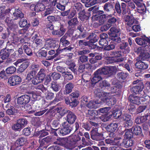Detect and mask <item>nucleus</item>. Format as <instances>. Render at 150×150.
<instances>
[{
    "label": "nucleus",
    "instance_id": "obj_1",
    "mask_svg": "<svg viewBox=\"0 0 150 150\" xmlns=\"http://www.w3.org/2000/svg\"><path fill=\"white\" fill-rule=\"evenodd\" d=\"M79 95V91L78 90L73 92L70 95L71 96L70 99L69 98H65V104L69 105L71 108H74L79 104L78 98Z\"/></svg>",
    "mask_w": 150,
    "mask_h": 150
},
{
    "label": "nucleus",
    "instance_id": "obj_2",
    "mask_svg": "<svg viewBox=\"0 0 150 150\" xmlns=\"http://www.w3.org/2000/svg\"><path fill=\"white\" fill-rule=\"evenodd\" d=\"M13 51V49H6L5 47L1 50L0 57L3 60L7 59V63H11L13 62L11 56Z\"/></svg>",
    "mask_w": 150,
    "mask_h": 150
},
{
    "label": "nucleus",
    "instance_id": "obj_3",
    "mask_svg": "<svg viewBox=\"0 0 150 150\" xmlns=\"http://www.w3.org/2000/svg\"><path fill=\"white\" fill-rule=\"evenodd\" d=\"M45 43L43 48L47 50L50 49H55L59 47L58 43L54 39L52 38H46L45 39Z\"/></svg>",
    "mask_w": 150,
    "mask_h": 150
},
{
    "label": "nucleus",
    "instance_id": "obj_4",
    "mask_svg": "<svg viewBox=\"0 0 150 150\" xmlns=\"http://www.w3.org/2000/svg\"><path fill=\"white\" fill-rule=\"evenodd\" d=\"M139 95V96H137L132 95H130L129 97V100L130 103L137 105L140 104L142 102H144L146 100L145 97L146 96L142 95Z\"/></svg>",
    "mask_w": 150,
    "mask_h": 150
},
{
    "label": "nucleus",
    "instance_id": "obj_5",
    "mask_svg": "<svg viewBox=\"0 0 150 150\" xmlns=\"http://www.w3.org/2000/svg\"><path fill=\"white\" fill-rule=\"evenodd\" d=\"M73 130L72 127L71 125L64 122L62 124V127L59 130L60 134L62 136H64L70 134Z\"/></svg>",
    "mask_w": 150,
    "mask_h": 150
},
{
    "label": "nucleus",
    "instance_id": "obj_6",
    "mask_svg": "<svg viewBox=\"0 0 150 150\" xmlns=\"http://www.w3.org/2000/svg\"><path fill=\"white\" fill-rule=\"evenodd\" d=\"M120 29L115 27H112L110 29L108 34L111 37L110 39L116 42L119 43L121 42V39L120 37L117 36L116 33H120Z\"/></svg>",
    "mask_w": 150,
    "mask_h": 150
},
{
    "label": "nucleus",
    "instance_id": "obj_7",
    "mask_svg": "<svg viewBox=\"0 0 150 150\" xmlns=\"http://www.w3.org/2000/svg\"><path fill=\"white\" fill-rule=\"evenodd\" d=\"M73 34L68 31L60 39V45L63 47H66L70 44Z\"/></svg>",
    "mask_w": 150,
    "mask_h": 150
},
{
    "label": "nucleus",
    "instance_id": "obj_8",
    "mask_svg": "<svg viewBox=\"0 0 150 150\" xmlns=\"http://www.w3.org/2000/svg\"><path fill=\"white\" fill-rule=\"evenodd\" d=\"M124 53H122L120 51H117L115 52H112V55L114 56L112 57H110L109 58V60H112L113 62H110V63H112L113 62H122L126 59V58L125 57L122 58H120V57L123 56Z\"/></svg>",
    "mask_w": 150,
    "mask_h": 150
},
{
    "label": "nucleus",
    "instance_id": "obj_9",
    "mask_svg": "<svg viewBox=\"0 0 150 150\" xmlns=\"http://www.w3.org/2000/svg\"><path fill=\"white\" fill-rule=\"evenodd\" d=\"M22 79L20 76L14 75L8 78V83L11 86H16L19 85Z\"/></svg>",
    "mask_w": 150,
    "mask_h": 150
},
{
    "label": "nucleus",
    "instance_id": "obj_10",
    "mask_svg": "<svg viewBox=\"0 0 150 150\" xmlns=\"http://www.w3.org/2000/svg\"><path fill=\"white\" fill-rule=\"evenodd\" d=\"M79 22L77 17L70 19L67 22L68 31L69 32L73 34L75 30L76 26L78 24Z\"/></svg>",
    "mask_w": 150,
    "mask_h": 150
},
{
    "label": "nucleus",
    "instance_id": "obj_11",
    "mask_svg": "<svg viewBox=\"0 0 150 150\" xmlns=\"http://www.w3.org/2000/svg\"><path fill=\"white\" fill-rule=\"evenodd\" d=\"M117 71V68L115 66H108L105 67L101 69L98 70L96 72H95V74H98L102 72L104 74H107L116 72Z\"/></svg>",
    "mask_w": 150,
    "mask_h": 150
},
{
    "label": "nucleus",
    "instance_id": "obj_12",
    "mask_svg": "<svg viewBox=\"0 0 150 150\" xmlns=\"http://www.w3.org/2000/svg\"><path fill=\"white\" fill-rule=\"evenodd\" d=\"M31 97L28 95H23L17 98V103L19 105H26L30 101Z\"/></svg>",
    "mask_w": 150,
    "mask_h": 150
},
{
    "label": "nucleus",
    "instance_id": "obj_13",
    "mask_svg": "<svg viewBox=\"0 0 150 150\" xmlns=\"http://www.w3.org/2000/svg\"><path fill=\"white\" fill-rule=\"evenodd\" d=\"M45 70L43 69H41L36 76V85L42 82L45 77Z\"/></svg>",
    "mask_w": 150,
    "mask_h": 150
},
{
    "label": "nucleus",
    "instance_id": "obj_14",
    "mask_svg": "<svg viewBox=\"0 0 150 150\" xmlns=\"http://www.w3.org/2000/svg\"><path fill=\"white\" fill-rule=\"evenodd\" d=\"M52 140V138L49 136L43 138L41 140H39V142L40 145L39 147L42 148L43 149H46L50 144Z\"/></svg>",
    "mask_w": 150,
    "mask_h": 150
},
{
    "label": "nucleus",
    "instance_id": "obj_15",
    "mask_svg": "<svg viewBox=\"0 0 150 150\" xmlns=\"http://www.w3.org/2000/svg\"><path fill=\"white\" fill-rule=\"evenodd\" d=\"M66 116V122L70 125L73 124L77 119V117L75 113L70 110Z\"/></svg>",
    "mask_w": 150,
    "mask_h": 150
},
{
    "label": "nucleus",
    "instance_id": "obj_16",
    "mask_svg": "<svg viewBox=\"0 0 150 150\" xmlns=\"http://www.w3.org/2000/svg\"><path fill=\"white\" fill-rule=\"evenodd\" d=\"M104 101L109 105H113L116 102V100L113 96L109 95V94L105 93Z\"/></svg>",
    "mask_w": 150,
    "mask_h": 150
},
{
    "label": "nucleus",
    "instance_id": "obj_17",
    "mask_svg": "<svg viewBox=\"0 0 150 150\" xmlns=\"http://www.w3.org/2000/svg\"><path fill=\"white\" fill-rule=\"evenodd\" d=\"M125 21L126 24L129 26H131L133 24H137L138 22L135 19L132 14L130 16H126L125 18Z\"/></svg>",
    "mask_w": 150,
    "mask_h": 150
},
{
    "label": "nucleus",
    "instance_id": "obj_18",
    "mask_svg": "<svg viewBox=\"0 0 150 150\" xmlns=\"http://www.w3.org/2000/svg\"><path fill=\"white\" fill-rule=\"evenodd\" d=\"M91 16V13L85 12L84 10L80 11L79 13L78 18L82 21L88 20Z\"/></svg>",
    "mask_w": 150,
    "mask_h": 150
},
{
    "label": "nucleus",
    "instance_id": "obj_19",
    "mask_svg": "<svg viewBox=\"0 0 150 150\" xmlns=\"http://www.w3.org/2000/svg\"><path fill=\"white\" fill-rule=\"evenodd\" d=\"M13 14L14 17L13 19V20H16L19 19H22L24 17V14L19 8H16Z\"/></svg>",
    "mask_w": 150,
    "mask_h": 150
},
{
    "label": "nucleus",
    "instance_id": "obj_20",
    "mask_svg": "<svg viewBox=\"0 0 150 150\" xmlns=\"http://www.w3.org/2000/svg\"><path fill=\"white\" fill-rule=\"evenodd\" d=\"M23 53V50L21 47L19 48L17 50L14 52V51L11 56L12 58L13 59V62L15 60L16 57H21L23 56L22 54Z\"/></svg>",
    "mask_w": 150,
    "mask_h": 150
},
{
    "label": "nucleus",
    "instance_id": "obj_21",
    "mask_svg": "<svg viewBox=\"0 0 150 150\" xmlns=\"http://www.w3.org/2000/svg\"><path fill=\"white\" fill-rule=\"evenodd\" d=\"M101 79L100 76L96 77L94 76V84L98 82L100 83V86L102 88L103 87L108 86L110 85L108 82L105 80L100 81Z\"/></svg>",
    "mask_w": 150,
    "mask_h": 150
},
{
    "label": "nucleus",
    "instance_id": "obj_22",
    "mask_svg": "<svg viewBox=\"0 0 150 150\" xmlns=\"http://www.w3.org/2000/svg\"><path fill=\"white\" fill-rule=\"evenodd\" d=\"M123 120L124 121L125 126L127 127L131 126L132 125L133 122L131 119V116L128 115H125L122 117Z\"/></svg>",
    "mask_w": 150,
    "mask_h": 150
},
{
    "label": "nucleus",
    "instance_id": "obj_23",
    "mask_svg": "<svg viewBox=\"0 0 150 150\" xmlns=\"http://www.w3.org/2000/svg\"><path fill=\"white\" fill-rule=\"evenodd\" d=\"M136 43L139 45H146L147 42L149 41V39L145 36L142 38H137L135 40Z\"/></svg>",
    "mask_w": 150,
    "mask_h": 150
},
{
    "label": "nucleus",
    "instance_id": "obj_24",
    "mask_svg": "<svg viewBox=\"0 0 150 150\" xmlns=\"http://www.w3.org/2000/svg\"><path fill=\"white\" fill-rule=\"evenodd\" d=\"M27 139L24 137H21L18 138L16 141L15 144L17 145V147H19L23 146L27 142Z\"/></svg>",
    "mask_w": 150,
    "mask_h": 150
},
{
    "label": "nucleus",
    "instance_id": "obj_25",
    "mask_svg": "<svg viewBox=\"0 0 150 150\" xmlns=\"http://www.w3.org/2000/svg\"><path fill=\"white\" fill-rule=\"evenodd\" d=\"M143 87L139 86H134L131 89V90L133 93L139 94V95L140 94L142 95L144 94V92L142 91Z\"/></svg>",
    "mask_w": 150,
    "mask_h": 150
},
{
    "label": "nucleus",
    "instance_id": "obj_26",
    "mask_svg": "<svg viewBox=\"0 0 150 150\" xmlns=\"http://www.w3.org/2000/svg\"><path fill=\"white\" fill-rule=\"evenodd\" d=\"M55 110L62 117L63 116L66 114H67L70 110L61 106L56 108Z\"/></svg>",
    "mask_w": 150,
    "mask_h": 150
},
{
    "label": "nucleus",
    "instance_id": "obj_27",
    "mask_svg": "<svg viewBox=\"0 0 150 150\" xmlns=\"http://www.w3.org/2000/svg\"><path fill=\"white\" fill-rule=\"evenodd\" d=\"M105 18L103 15H100L97 16L94 15V24H98V25H100L103 24L105 21Z\"/></svg>",
    "mask_w": 150,
    "mask_h": 150
},
{
    "label": "nucleus",
    "instance_id": "obj_28",
    "mask_svg": "<svg viewBox=\"0 0 150 150\" xmlns=\"http://www.w3.org/2000/svg\"><path fill=\"white\" fill-rule=\"evenodd\" d=\"M100 125L98 124L94 123V127H97V128H94V140L98 141L101 139L102 137V135L100 133L98 132V127L100 126Z\"/></svg>",
    "mask_w": 150,
    "mask_h": 150
},
{
    "label": "nucleus",
    "instance_id": "obj_29",
    "mask_svg": "<svg viewBox=\"0 0 150 150\" xmlns=\"http://www.w3.org/2000/svg\"><path fill=\"white\" fill-rule=\"evenodd\" d=\"M42 47L40 50L37 52V56L40 59H44L46 58L47 55V52L46 49L43 50Z\"/></svg>",
    "mask_w": 150,
    "mask_h": 150
},
{
    "label": "nucleus",
    "instance_id": "obj_30",
    "mask_svg": "<svg viewBox=\"0 0 150 150\" xmlns=\"http://www.w3.org/2000/svg\"><path fill=\"white\" fill-rule=\"evenodd\" d=\"M59 47H58L56 50V53H55V50H51L48 51V54L50 55H52L54 54V55L52 56L50 58H49L47 59L51 60L53 59L56 57H57L61 52H62V50H59Z\"/></svg>",
    "mask_w": 150,
    "mask_h": 150
},
{
    "label": "nucleus",
    "instance_id": "obj_31",
    "mask_svg": "<svg viewBox=\"0 0 150 150\" xmlns=\"http://www.w3.org/2000/svg\"><path fill=\"white\" fill-rule=\"evenodd\" d=\"M74 87V84L71 83H69L66 84L65 86V90L64 91V94H68L70 93L72 91Z\"/></svg>",
    "mask_w": 150,
    "mask_h": 150
},
{
    "label": "nucleus",
    "instance_id": "obj_32",
    "mask_svg": "<svg viewBox=\"0 0 150 150\" xmlns=\"http://www.w3.org/2000/svg\"><path fill=\"white\" fill-rule=\"evenodd\" d=\"M68 139L75 144L81 139V137L79 134H72L69 136Z\"/></svg>",
    "mask_w": 150,
    "mask_h": 150
},
{
    "label": "nucleus",
    "instance_id": "obj_33",
    "mask_svg": "<svg viewBox=\"0 0 150 150\" xmlns=\"http://www.w3.org/2000/svg\"><path fill=\"white\" fill-rule=\"evenodd\" d=\"M135 65L138 68L142 69H147L148 67V65L147 64L140 61L137 62Z\"/></svg>",
    "mask_w": 150,
    "mask_h": 150
},
{
    "label": "nucleus",
    "instance_id": "obj_34",
    "mask_svg": "<svg viewBox=\"0 0 150 150\" xmlns=\"http://www.w3.org/2000/svg\"><path fill=\"white\" fill-rule=\"evenodd\" d=\"M30 64L28 61H26L23 62L19 66L18 69V71L22 73L29 66Z\"/></svg>",
    "mask_w": 150,
    "mask_h": 150
},
{
    "label": "nucleus",
    "instance_id": "obj_35",
    "mask_svg": "<svg viewBox=\"0 0 150 150\" xmlns=\"http://www.w3.org/2000/svg\"><path fill=\"white\" fill-rule=\"evenodd\" d=\"M19 25L20 27H25L26 29H28L30 25V23L28 24L27 21L26 20L21 19L19 23Z\"/></svg>",
    "mask_w": 150,
    "mask_h": 150
},
{
    "label": "nucleus",
    "instance_id": "obj_36",
    "mask_svg": "<svg viewBox=\"0 0 150 150\" xmlns=\"http://www.w3.org/2000/svg\"><path fill=\"white\" fill-rule=\"evenodd\" d=\"M92 126H94V122L89 121L86 123H83L82 127L86 130L89 131L91 129Z\"/></svg>",
    "mask_w": 150,
    "mask_h": 150
},
{
    "label": "nucleus",
    "instance_id": "obj_37",
    "mask_svg": "<svg viewBox=\"0 0 150 150\" xmlns=\"http://www.w3.org/2000/svg\"><path fill=\"white\" fill-rule=\"evenodd\" d=\"M139 57L140 59L142 60H145L150 58V50L142 52L140 54Z\"/></svg>",
    "mask_w": 150,
    "mask_h": 150
},
{
    "label": "nucleus",
    "instance_id": "obj_38",
    "mask_svg": "<svg viewBox=\"0 0 150 150\" xmlns=\"http://www.w3.org/2000/svg\"><path fill=\"white\" fill-rule=\"evenodd\" d=\"M26 80L28 82H31L32 84L34 85H36V76L34 77L28 73L27 74Z\"/></svg>",
    "mask_w": 150,
    "mask_h": 150
},
{
    "label": "nucleus",
    "instance_id": "obj_39",
    "mask_svg": "<svg viewBox=\"0 0 150 150\" xmlns=\"http://www.w3.org/2000/svg\"><path fill=\"white\" fill-rule=\"evenodd\" d=\"M117 124L116 123H112L107 127V130L111 132H114L117 129Z\"/></svg>",
    "mask_w": 150,
    "mask_h": 150
},
{
    "label": "nucleus",
    "instance_id": "obj_40",
    "mask_svg": "<svg viewBox=\"0 0 150 150\" xmlns=\"http://www.w3.org/2000/svg\"><path fill=\"white\" fill-rule=\"evenodd\" d=\"M94 33H91L90 35L86 38L87 40H89L88 42H89V44L90 46V47L91 49H94Z\"/></svg>",
    "mask_w": 150,
    "mask_h": 150
},
{
    "label": "nucleus",
    "instance_id": "obj_41",
    "mask_svg": "<svg viewBox=\"0 0 150 150\" xmlns=\"http://www.w3.org/2000/svg\"><path fill=\"white\" fill-rule=\"evenodd\" d=\"M137 6H138L137 11L139 13L142 14H144L146 13V8L144 4L142 3Z\"/></svg>",
    "mask_w": 150,
    "mask_h": 150
},
{
    "label": "nucleus",
    "instance_id": "obj_42",
    "mask_svg": "<svg viewBox=\"0 0 150 150\" xmlns=\"http://www.w3.org/2000/svg\"><path fill=\"white\" fill-rule=\"evenodd\" d=\"M133 143V141L132 139H125L123 142V146L126 148L131 146L132 145Z\"/></svg>",
    "mask_w": 150,
    "mask_h": 150
},
{
    "label": "nucleus",
    "instance_id": "obj_43",
    "mask_svg": "<svg viewBox=\"0 0 150 150\" xmlns=\"http://www.w3.org/2000/svg\"><path fill=\"white\" fill-rule=\"evenodd\" d=\"M110 42V44L104 47V49L105 50H112L115 48L116 45V42L114 41H112V40Z\"/></svg>",
    "mask_w": 150,
    "mask_h": 150
},
{
    "label": "nucleus",
    "instance_id": "obj_44",
    "mask_svg": "<svg viewBox=\"0 0 150 150\" xmlns=\"http://www.w3.org/2000/svg\"><path fill=\"white\" fill-rule=\"evenodd\" d=\"M4 8L1 6L0 7V23H3L4 19L6 17V13H4Z\"/></svg>",
    "mask_w": 150,
    "mask_h": 150
},
{
    "label": "nucleus",
    "instance_id": "obj_45",
    "mask_svg": "<svg viewBox=\"0 0 150 150\" xmlns=\"http://www.w3.org/2000/svg\"><path fill=\"white\" fill-rule=\"evenodd\" d=\"M127 43L125 42H123L120 46V49L122 50V52L124 53H128L129 51V49L127 47Z\"/></svg>",
    "mask_w": 150,
    "mask_h": 150
},
{
    "label": "nucleus",
    "instance_id": "obj_46",
    "mask_svg": "<svg viewBox=\"0 0 150 150\" xmlns=\"http://www.w3.org/2000/svg\"><path fill=\"white\" fill-rule=\"evenodd\" d=\"M105 11L106 12L111 11L113 8V6L111 2H109L105 4L103 7Z\"/></svg>",
    "mask_w": 150,
    "mask_h": 150
},
{
    "label": "nucleus",
    "instance_id": "obj_47",
    "mask_svg": "<svg viewBox=\"0 0 150 150\" xmlns=\"http://www.w3.org/2000/svg\"><path fill=\"white\" fill-rule=\"evenodd\" d=\"M23 49L25 53L28 56H31L33 55L32 49L28 46L25 45L23 46Z\"/></svg>",
    "mask_w": 150,
    "mask_h": 150
},
{
    "label": "nucleus",
    "instance_id": "obj_48",
    "mask_svg": "<svg viewBox=\"0 0 150 150\" xmlns=\"http://www.w3.org/2000/svg\"><path fill=\"white\" fill-rule=\"evenodd\" d=\"M11 128L15 132L20 131L23 129L20 124L17 121L16 123L12 125Z\"/></svg>",
    "mask_w": 150,
    "mask_h": 150
},
{
    "label": "nucleus",
    "instance_id": "obj_49",
    "mask_svg": "<svg viewBox=\"0 0 150 150\" xmlns=\"http://www.w3.org/2000/svg\"><path fill=\"white\" fill-rule=\"evenodd\" d=\"M50 88L52 89L53 91L56 92L58 91L60 89L59 84L54 81L51 83Z\"/></svg>",
    "mask_w": 150,
    "mask_h": 150
},
{
    "label": "nucleus",
    "instance_id": "obj_50",
    "mask_svg": "<svg viewBox=\"0 0 150 150\" xmlns=\"http://www.w3.org/2000/svg\"><path fill=\"white\" fill-rule=\"evenodd\" d=\"M75 144L73 142H71L68 138L67 139L64 147L67 149H71L74 147Z\"/></svg>",
    "mask_w": 150,
    "mask_h": 150
},
{
    "label": "nucleus",
    "instance_id": "obj_51",
    "mask_svg": "<svg viewBox=\"0 0 150 150\" xmlns=\"http://www.w3.org/2000/svg\"><path fill=\"white\" fill-rule=\"evenodd\" d=\"M64 79L67 81L71 80L73 78V76L72 73L70 71H66L64 74Z\"/></svg>",
    "mask_w": 150,
    "mask_h": 150
},
{
    "label": "nucleus",
    "instance_id": "obj_52",
    "mask_svg": "<svg viewBox=\"0 0 150 150\" xmlns=\"http://www.w3.org/2000/svg\"><path fill=\"white\" fill-rule=\"evenodd\" d=\"M17 121L20 124L23 128L27 125L28 122V121L25 118L19 119L17 120Z\"/></svg>",
    "mask_w": 150,
    "mask_h": 150
},
{
    "label": "nucleus",
    "instance_id": "obj_53",
    "mask_svg": "<svg viewBox=\"0 0 150 150\" xmlns=\"http://www.w3.org/2000/svg\"><path fill=\"white\" fill-rule=\"evenodd\" d=\"M51 111L52 110L51 109L48 110V109H47L44 110L35 112V116H40L43 115L46 112H47L45 114V115H47L48 114L49 112H51Z\"/></svg>",
    "mask_w": 150,
    "mask_h": 150
},
{
    "label": "nucleus",
    "instance_id": "obj_54",
    "mask_svg": "<svg viewBox=\"0 0 150 150\" xmlns=\"http://www.w3.org/2000/svg\"><path fill=\"white\" fill-rule=\"evenodd\" d=\"M16 71V68L13 66H10L7 67L5 70L6 72L8 74H13Z\"/></svg>",
    "mask_w": 150,
    "mask_h": 150
},
{
    "label": "nucleus",
    "instance_id": "obj_55",
    "mask_svg": "<svg viewBox=\"0 0 150 150\" xmlns=\"http://www.w3.org/2000/svg\"><path fill=\"white\" fill-rule=\"evenodd\" d=\"M132 129H133V133L136 135L140 134L142 132V129L139 126H134L132 127Z\"/></svg>",
    "mask_w": 150,
    "mask_h": 150
},
{
    "label": "nucleus",
    "instance_id": "obj_56",
    "mask_svg": "<svg viewBox=\"0 0 150 150\" xmlns=\"http://www.w3.org/2000/svg\"><path fill=\"white\" fill-rule=\"evenodd\" d=\"M0 78L4 80L8 79V75L4 69L0 71Z\"/></svg>",
    "mask_w": 150,
    "mask_h": 150
},
{
    "label": "nucleus",
    "instance_id": "obj_57",
    "mask_svg": "<svg viewBox=\"0 0 150 150\" xmlns=\"http://www.w3.org/2000/svg\"><path fill=\"white\" fill-rule=\"evenodd\" d=\"M132 130L131 129L127 130L124 135V137L127 139H130L133 137V133L132 132Z\"/></svg>",
    "mask_w": 150,
    "mask_h": 150
},
{
    "label": "nucleus",
    "instance_id": "obj_58",
    "mask_svg": "<svg viewBox=\"0 0 150 150\" xmlns=\"http://www.w3.org/2000/svg\"><path fill=\"white\" fill-rule=\"evenodd\" d=\"M15 109L13 106H11L10 108L6 111V113L9 115H14L15 113Z\"/></svg>",
    "mask_w": 150,
    "mask_h": 150
},
{
    "label": "nucleus",
    "instance_id": "obj_59",
    "mask_svg": "<svg viewBox=\"0 0 150 150\" xmlns=\"http://www.w3.org/2000/svg\"><path fill=\"white\" fill-rule=\"evenodd\" d=\"M18 25L16 24H13L9 27L10 30L13 31V34L14 35H18V34L16 32L18 30Z\"/></svg>",
    "mask_w": 150,
    "mask_h": 150
},
{
    "label": "nucleus",
    "instance_id": "obj_60",
    "mask_svg": "<svg viewBox=\"0 0 150 150\" xmlns=\"http://www.w3.org/2000/svg\"><path fill=\"white\" fill-rule=\"evenodd\" d=\"M36 5L37 12L43 11L45 9V6L42 3H38L36 4Z\"/></svg>",
    "mask_w": 150,
    "mask_h": 150
},
{
    "label": "nucleus",
    "instance_id": "obj_61",
    "mask_svg": "<svg viewBox=\"0 0 150 150\" xmlns=\"http://www.w3.org/2000/svg\"><path fill=\"white\" fill-rule=\"evenodd\" d=\"M81 0V2L85 4V6L87 7H89L94 5V0Z\"/></svg>",
    "mask_w": 150,
    "mask_h": 150
},
{
    "label": "nucleus",
    "instance_id": "obj_62",
    "mask_svg": "<svg viewBox=\"0 0 150 150\" xmlns=\"http://www.w3.org/2000/svg\"><path fill=\"white\" fill-rule=\"evenodd\" d=\"M30 129V127H28L24 128L22 130V134L25 136H29L31 133Z\"/></svg>",
    "mask_w": 150,
    "mask_h": 150
},
{
    "label": "nucleus",
    "instance_id": "obj_63",
    "mask_svg": "<svg viewBox=\"0 0 150 150\" xmlns=\"http://www.w3.org/2000/svg\"><path fill=\"white\" fill-rule=\"evenodd\" d=\"M57 140L59 142L58 145L62 146H64L66 142L67 141V139L65 138H59L57 139Z\"/></svg>",
    "mask_w": 150,
    "mask_h": 150
},
{
    "label": "nucleus",
    "instance_id": "obj_64",
    "mask_svg": "<svg viewBox=\"0 0 150 150\" xmlns=\"http://www.w3.org/2000/svg\"><path fill=\"white\" fill-rule=\"evenodd\" d=\"M50 74L53 79L55 81L59 79L61 77V75L57 73L54 72L53 73H50Z\"/></svg>",
    "mask_w": 150,
    "mask_h": 150
}]
</instances>
